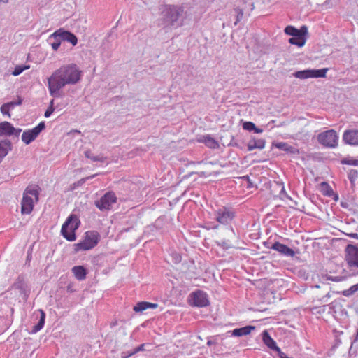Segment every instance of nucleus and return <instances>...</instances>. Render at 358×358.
<instances>
[{
	"label": "nucleus",
	"instance_id": "obj_51",
	"mask_svg": "<svg viewBox=\"0 0 358 358\" xmlns=\"http://www.w3.org/2000/svg\"><path fill=\"white\" fill-rule=\"evenodd\" d=\"M213 341H208L207 342V345H213Z\"/></svg>",
	"mask_w": 358,
	"mask_h": 358
},
{
	"label": "nucleus",
	"instance_id": "obj_28",
	"mask_svg": "<svg viewBox=\"0 0 358 358\" xmlns=\"http://www.w3.org/2000/svg\"><path fill=\"white\" fill-rule=\"evenodd\" d=\"M284 31L287 35L292 36H297V34L300 31H301V27L299 29H298L295 28L294 26L289 25L285 28Z\"/></svg>",
	"mask_w": 358,
	"mask_h": 358
},
{
	"label": "nucleus",
	"instance_id": "obj_34",
	"mask_svg": "<svg viewBox=\"0 0 358 358\" xmlns=\"http://www.w3.org/2000/svg\"><path fill=\"white\" fill-rule=\"evenodd\" d=\"M234 11L236 13V22H234V25H237L238 23L243 19V11L242 9H241L239 8H234Z\"/></svg>",
	"mask_w": 358,
	"mask_h": 358
},
{
	"label": "nucleus",
	"instance_id": "obj_39",
	"mask_svg": "<svg viewBox=\"0 0 358 358\" xmlns=\"http://www.w3.org/2000/svg\"><path fill=\"white\" fill-rule=\"evenodd\" d=\"M255 124L252 122H245L243 124V128L245 130L251 131L255 129Z\"/></svg>",
	"mask_w": 358,
	"mask_h": 358
},
{
	"label": "nucleus",
	"instance_id": "obj_38",
	"mask_svg": "<svg viewBox=\"0 0 358 358\" xmlns=\"http://www.w3.org/2000/svg\"><path fill=\"white\" fill-rule=\"evenodd\" d=\"M53 104H54V100L52 99L50 103V106H48V108H47V110L45 112L44 116L45 117H49L54 112L55 108H54Z\"/></svg>",
	"mask_w": 358,
	"mask_h": 358
},
{
	"label": "nucleus",
	"instance_id": "obj_25",
	"mask_svg": "<svg viewBox=\"0 0 358 358\" xmlns=\"http://www.w3.org/2000/svg\"><path fill=\"white\" fill-rule=\"evenodd\" d=\"M199 141L205 143V145L210 148L215 149L219 147L218 143L213 138L208 135L203 136Z\"/></svg>",
	"mask_w": 358,
	"mask_h": 358
},
{
	"label": "nucleus",
	"instance_id": "obj_32",
	"mask_svg": "<svg viewBox=\"0 0 358 358\" xmlns=\"http://www.w3.org/2000/svg\"><path fill=\"white\" fill-rule=\"evenodd\" d=\"M357 291H358V282L357 284L351 286L349 289L344 290L343 292V295L345 296H349Z\"/></svg>",
	"mask_w": 358,
	"mask_h": 358
},
{
	"label": "nucleus",
	"instance_id": "obj_33",
	"mask_svg": "<svg viewBox=\"0 0 358 358\" xmlns=\"http://www.w3.org/2000/svg\"><path fill=\"white\" fill-rule=\"evenodd\" d=\"M14 287L20 289V291H23L24 289V283L23 278L21 277H18L17 281L13 285Z\"/></svg>",
	"mask_w": 358,
	"mask_h": 358
},
{
	"label": "nucleus",
	"instance_id": "obj_4",
	"mask_svg": "<svg viewBox=\"0 0 358 358\" xmlns=\"http://www.w3.org/2000/svg\"><path fill=\"white\" fill-rule=\"evenodd\" d=\"M38 187L28 186L24 193L21 201V213L23 215L30 214L34 208V202L38 201L39 191Z\"/></svg>",
	"mask_w": 358,
	"mask_h": 358
},
{
	"label": "nucleus",
	"instance_id": "obj_50",
	"mask_svg": "<svg viewBox=\"0 0 358 358\" xmlns=\"http://www.w3.org/2000/svg\"><path fill=\"white\" fill-rule=\"evenodd\" d=\"M218 227H219V225L218 224H215L213 227H212L211 228L213 229H218Z\"/></svg>",
	"mask_w": 358,
	"mask_h": 358
},
{
	"label": "nucleus",
	"instance_id": "obj_8",
	"mask_svg": "<svg viewBox=\"0 0 358 358\" xmlns=\"http://www.w3.org/2000/svg\"><path fill=\"white\" fill-rule=\"evenodd\" d=\"M327 71V68H324L321 69H305L294 72L293 73V76L295 78L301 80L308 78H324L326 76Z\"/></svg>",
	"mask_w": 358,
	"mask_h": 358
},
{
	"label": "nucleus",
	"instance_id": "obj_36",
	"mask_svg": "<svg viewBox=\"0 0 358 358\" xmlns=\"http://www.w3.org/2000/svg\"><path fill=\"white\" fill-rule=\"evenodd\" d=\"M343 164L358 166V159H344L342 160Z\"/></svg>",
	"mask_w": 358,
	"mask_h": 358
},
{
	"label": "nucleus",
	"instance_id": "obj_11",
	"mask_svg": "<svg viewBox=\"0 0 358 358\" xmlns=\"http://www.w3.org/2000/svg\"><path fill=\"white\" fill-rule=\"evenodd\" d=\"M215 220L221 224H229L235 217L234 213L229 208L222 207L215 211Z\"/></svg>",
	"mask_w": 358,
	"mask_h": 358
},
{
	"label": "nucleus",
	"instance_id": "obj_9",
	"mask_svg": "<svg viewBox=\"0 0 358 358\" xmlns=\"http://www.w3.org/2000/svg\"><path fill=\"white\" fill-rule=\"evenodd\" d=\"M117 201V196L113 192H106L100 199L95 201V206L100 210H110L113 204Z\"/></svg>",
	"mask_w": 358,
	"mask_h": 358
},
{
	"label": "nucleus",
	"instance_id": "obj_10",
	"mask_svg": "<svg viewBox=\"0 0 358 358\" xmlns=\"http://www.w3.org/2000/svg\"><path fill=\"white\" fill-rule=\"evenodd\" d=\"M45 128V122H41L37 126L31 129L24 131L22 135V141L29 145L34 141L40 134V133Z\"/></svg>",
	"mask_w": 358,
	"mask_h": 358
},
{
	"label": "nucleus",
	"instance_id": "obj_13",
	"mask_svg": "<svg viewBox=\"0 0 358 358\" xmlns=\"http://www.w3.org/2000/svg\"><path fill=\"white\" fill-rule=\"evenodd\" d=\"M192 304L197 307H206L209 304L207 294L201 290L193 292L191 294Z\"/></svg>",
	"mask_w": 358,
	"mask_h": 358
},
{
	"label": "nucleus",
	"instance_id": "obj_24",
	"mask_svg": "<svg viewBox=\"0 0 358 358\" xmlns=\"http://www.w3.org/2000/svg\"><path fill=\"white\" fill-rule=\"evenodd\" d=\"M40 312V318L38 323L34 325L31 331V334H36L38 331H39L41 329H42L45 324V313L43 310H39Z\"/></svg>",
	"mask_w": 358,
	"mask_h": 358
},
{
	"label": "nucleus",
	"instance_id": "obj_18",
	"mask_svg": "<svg viewBox=\"0 0 358 358\" xmlns=\"http://www.w3.org/2000/svg\"><path fill=\"white\" fill-rule=\"evenodd\" d=\"M262 339L264 344L276 352H280V348L277 346L275 341L270 336L269 334L266 331H264L262 333Z\"/></svg>",
	"mask_w": 358,
	"mask_h": 358
},
{
	"label": "nucleus",
	"instance_id": "obj_19",
	"mask_svg": "<svg viewBox=\"0 0 358 358\" xmlns=\"http://www.w3.org/2000/svg\"><path fill=\"white\" fill-rule=\"evenodd\" d=\"M13 131H14V127L9 122L4 121L0 123V136H10Z\"/></svg>",
	"mask_w": 358,
	"mask_h": 358
},
{
	"label": "nucleus",
	"instance_id": "obj_20",
	"mask_svg": "<svg viewBox=\"0 0 358 358\" xmlns=\"http://www.w3.org/2000/svg\"><path fill=\"white\" fill-rule=\"evenodd\" d=\"M255 327L254 326L249 325L241 328L234 329L233 331H231V336L237 337L247 336L250 334L252 330L255 329Z\"/></svg>",
	"mask_w": 358,
	"mask_h": 358
},
{
	"label": "nucleus",
	"instance_id": "obj_42",
	"mask_svg": "<svg viewBox=\"0 0 358 358\" xmlns=\"http://www.w3.org/2000/svg\"><path fill=\"white\" fill-rule=\"evenodd\" d=\"M149 346H150V345L148 343L141 344L139 346L134 348V352H138L143 351V350H150V349L147 348V347H149Z\"/></svg>",
	"mask_w": 358,
	"mask_h": 358
},
{
	"label": "nucleus",
	"instance_id": "obj_12",
	"mask_svg": "<svg viewBox=\"0 0 358 358\" xmlns=\"http://www.w3.org/2000/svg\"><path fill=\"white\" fill-rule=\"evenodd\" d=\"M52 38H59L62 41L69 42L73 46L78 43V38L74 34L63 29H59L52 34L49 36L48 41H52Z\"/></svg>",
	"mask_w": 358,
	"mask_h": 358
},
{
	"label": "nucleus",
	"instance_id": "obj_2",
	"mask_svg": "<svg viewBox=\"0 0 358 358\" xmlns=\"http://www.w3.org/2000/svg\"><path fill=\"white\" fill-rule=\"evenodd\" d=\"M185 19V10L180 6H164L162 8L160 20L166 27H180L184 24Z\"/></svg>",
	"mask_w": 358,
	"mask_h": 358
},
{
	"label": "nucleus",
	"instance_id": "obj_1",
	"mask_svg": "<svg viewBox=\"0 0 358 358\" xmlns=\"http://www.w3.org/2000/svg\"><path fill=\"white\" fill-rule=\"evenodd\" d=\"M81 71L75 64H66L55 70L48 78L50 94L55 98L61 96V89L66 85H75L81 78Z\"/></svg>",
	"mask_w": 358,
	"mask_h": 358
},
{
	"label": "nucleus",
	"instance_id": "obj_48",
	"mask_svg": "<svg viewBox=\"0 0 358 358\" xmlns=\"http://www.w3.org/2000/svg\"><path fill=\"white\" fill-rule=\"evenodd\" d=\"M71 133H77V134H80V131H78V130H76V129H75V130H72V131H71Z\"/></svg>",
	"mask_w": 358,
	"mask_h": 358
},
{
	"label": "nucleus",
	"instance_id": "obj_23",
	"mask_svg": "<svg viewBox=\"0 0 358 358\" xmlns=\"http://www.w3.org/2000/svg\"><path fill=\"white\" fill-rule=\"evenodd\" d=\"M72 272L75 278L78 280H83L86 278L87 271L83 266H73Z\"/></svg>",
	"mask_w": 358,
	"mask_h": 358
},
{
	"label": "nucleus",
	"instance_id": "obj_43",
	"mask_svg": "<svg viewBox=\"0 0 358 358\" xmlns=\"http://www.w3.org/2000/svg\"><path fill=\"white\" fill-rule=\"evenodd\" d=\"M136 352H134V348L131 350V351H129L127 352H122V358H129V357L132 356L133 355L136 354Z\"/></svg>",
	"mask_w": 358,
	"mask_h": 358
},
{
	"label": "nucleus",
	"instance_id": "obj_22",
	"mask_svg": "<svg viewBox=\"0 0 358 358\" xmlns=\"http://www.w3.org/2000/svg\"><path fill=\"white\" fill-rule=\"evenodd\" d=\"M157 308V303H152L146 301H141L137 303L136 305L134 306L133 310L136 313H142L143 310H145L148 308Z\"/></svg>",
	"mask_w": 358,
	"mask_h": 358
},
{
	"label": "nucleus",
	"instance_id": "obj_46",
	"mask_svg": "<svg viewBox=\"0 0 358 358\" xmlns=\"http://www.w3.org/2000/svg\"><path fill=\"white\" fill-rule=\"evenodd\" d=\"M255 133L256 134H260L263 132V129L257 128L256 126H255V129L253 130Z\"/></svg>",
	"mask_w": 358,
	"mask_h": 358
},
{
	"label": "nucleus",
	"instance_id": "obj_54",
	"mask_svg": "<svg viewBox=\"0 0 358 358\" xmlns=\"http://www.w3.org/2000/svg\"><path fill=\"white\" fill-rule=\"evenodd\" d=\"M329 294H327V296L325 297H329Z\"/></svg>",
	"mask_w": 358,
	"mask_h": 358
},
{
	"label": "nucleus",
	"instance_id": "obj_49",
	"mask_svg": "<svg viewBox=\"0 0 358 358\" xmlns=\"http://www.w3.org/2000/svg\"><path fill=\"white\" fill-rule=\"evenodd\" d=\"M96 176H97V174H94V175L90 176H88L87 178H89V179H92V178H94Z\"/></svg>",
	"mask_w": 358,
	"mask_h": 358
},
{
	"label": "nucleus",
	"instance_id": "obj_26",
	"mask_svg": "<svg viewBox=\"0 0 358 358\" xmlns=\"http://www.w3.org/2000/svg\"><path fill=\"white\" fill-rule=\"evenodd\" d=\"M274 145L275 148L289 153H295L296 152L295 148L292 147V145H289L287 143L285 142L276 143H275Z\"/></svg>",
	"mask_w": 358,
	"mask_h": 358
},
{
	"label": "nucleus",
	"instance_id": "obj_40",
	"mask_svg": "<svg viewBox=\"0 0 358 358\" xmlns=\"http://www.w3.org/2000/svg\"><path fill=\"white\" fill-rule=\"evenodd\" d=\"M217 245L224 249H229L231 248L232 246L229 241L222 240L221 241L217 242Z\"/></svg>",
	"mask_w": 358,
	"mask_h": 358
},
{
	"label": "nucleus",
	"instance_id": "obj_27",
	"mask_svg": "<svg viewBox=\"0 0 358 358\" xmlns=\"http://www.w3.org/2000/svg\"><path fill=\"white\" fill-rule=\"evenodd\" d=\"M84 154L85 157L92 159L93 162H104L106 159L103 155H94L90 150H85Z\"/></svg>",
	"mask_w": 358,
	"mask_h": 358
},
{
	"label": "nucleus",
	"instance_id": "obj_3",
	"mask_svg": "<svg viewBox=\"0 0 358 358\" xmlns=\"http://www.w3.org/2000/svg\"><path fill=\"white\" fill-rule=\"evenodd\" d=\"M345 265L343 269L348 276L358 275V246L349 244L345 249Z\"/></svg>",
	"mask_w": 358,
	"mask_h": 358
},
{
	"label": "nucleus",
	"instance_id": "obj_41",
	"mask_svg": "<svg viewBox=\"0 0 358 358\" xmlns=\"http://www.w3.org/2000/svg\"><path fill=\"white\" fill-rule=\"evenodd\" d=\"M11 103H4L1 106V112L3 113V114H8L9 113V110L10 109V108H12Z\"/></svg>",
	"mask_w": 358,
	"mask_h": 358
},
{
	"label": "nucleus",
	"instance_id": "obj_53",
	"mask_svg": "<svg viewBox=\"0 0 358 358\" xmlns=\"http://www.w3.org/2000/svg\"><path fill=\"white\" fill-rule=\"evenodd\" d=\"M0 321H3V318L1 316H0Z\"/></svg>",
	"mask_w": 358,
	"mask_h": 358
},
{
	"label": "nucleus",
	"instance_id": "obj_17",
	"mask_svg": "<svg viewBox=\"0 0 358 358\" xmlns=\"http://www.w3.org/2000/svg\"><path fill=\"white\" fill-rule=\"evenodd\" d=\"M12 148L13 145L10 140L5 139L0 141V163Z\"/></svg>",
	"mask_w": 358,
	"mask_h": 358
},
{
	"label": "nucleus",
	"instance_id": "obj_35",
	"mask_svg": "<svg viewBox=\"0 0 358 358\" xmlns=\"http://www.w3.org/2000/svg\"><path fill=\"white\" fill-rule=\"evenodd\" d=\"M52 39L54 40V41L53 42H50V43L51 44L52 48L54 50H58V48H59V46L61 45L62 39L59 38H52Z\"/></svg>",
	"mask_w": 358,
	"mask_h": 358
},
{
	"label": "nucleus",
	"instance_id": "obj_37",
	"mask_svg": "<svg viewBox=\"0 0 358 358\" xmlns=\"http://www.w3.org/2000/svg\"><path fill=\"white\" fill-rule=\"evenodd\" d=\"M348 275L345 276H331V275H326V280H331L334 282H341L343 281Z\"/></svg>",
	"mask_w": 358,
	"mask_h": 358
},
{
	"label": "nucleus",
	"instance_id": "obj_7",
	"mask_svg": "<svg viewBox=\"0 0 358 358\" xmlns=\"http://www.w3.org/2000/svg\"><path fill=\"white\" fill-rule=\"evenodd\" d=\"M317 139L325 147L335 148L338 145V136L334 130L331 129L320 134Z\"/></svg>",
	"mask_w": 358,
	"mask_h": 358
},
{
	"label": "nucleus",
	"instance_id": "obj_6",
	"mask_svg": "<svg viewBox=\"0 0 358 358\" xmlns=\"http://www.w3.org/2000/svg\"><path fill=\"white\" fill-rule=\"evenodd\" d=\"M100 235L96 231H88L85 234V238L74 245L75 251L89 250L94 248L99 241Z\"/></svg>",
	"mask_w": 358,
	"mask_h": 358
},
{
	"label": "nucleus",
	"instance_id": "obj_15",
	"mask_svg": "<svg viewBox=\"0 0 358 358\" xmlns=\"http://www.w3.org/2000/svg\"><path fill=\"white\" fill-rule=\"evenodd\" d=\"M343 141L346 144L358 146V129L345 130L343 135Z\"/></svg>",
	"mask_w": 358,
	"mask_h": 358
},
{
	"label": "nucleus",
	"instance_id": "obj_29",
	"mask_svg": "<svg viewBox=\"0 0 358 358\" xmlns=\"http://www.w3.org/2000/svg\"><path fill=\"white\" fill-rule=\"evenodd\" d=\"M322 190L323 194L325 196H330L333 194V189L329 185L328 183L323 182L321 183Z\"/></svg>",
	"mask_w": 358,
	"mask_h": 358
},
{
	"label": "nucleus",
	"instance_id": "obj_52",
	"mask_svg": "<svg viewBox=\"0 0 358 358\" xmlns=\"http://www.w3.org/2000/svg\"><path fill=\"white\" fill-rule=\"evenodd\" d=\"M0 2H2V3H8V0H0Z\"/></svg>",
	"mask_w": 358,
	"mask_h": 358
},
{
	"label": "nucleus",
	"instance_id": "obj_16",
	"mask_svg": "<svg viewBox=\"0 0 358 358\" xmlns=\"http://www.w3.org/2000/svg\"><path fill=\"white\" fill-rule=\"evenodd\" d=\"M271 249L278 251L280 254L287 257H292L295 255V252L292 249H291L286 245L280 243V242L274 243L271 245Z\"/></svg>",
	"mask_w": 358,
	"mask_h": 358
},
{
	"label": "nucleus",
	"instance_id": "obj_5",
	"mask_svg": "<svg viewBox=\"0 0 358 358\" xmlns=\"http://www.w3.org/2000/svg\"><path fill=\"white\" fill-rule=\"evenodd\" d=\"M80 221L77 215H70L62 226L61 234L69 241L76 239V231L79 228Z\"/></svg>",
	"mask_w": 358,
	"mask_h": 358
},
{
	"label": "nucleus",
	"instance_id": "obj_45",
	"mask_svg": "<svg viewBox=\"0 0 358 358\" xmlns=\"http://www.w3.org/2000/svg\"><path fill=\"white\" fill-rule=\"evenodd\" d=\"M10 103H11L10 105L12 108H13L15 106L20 105L22 103V99H19L16 102H10Z\"/></svg>",
	"mask_w": 358,
	"mask_h": 358
},
{
	"label": "nucleus",
	"instance_id": "obj_30",
	"mask_svg": "<svg viewBox=\"0 0 358 358\" xmlns=\"http://www.w3.org/2000/svg\"><path fill=\"white\" fill-rule=\"evenodd\" d=\"M28 69H29V65H17L15 67L12 74L17 76Z\"/></svg>",
	"mask_w": 358,
	"mask_h": 358
},
{
	"label": "nucleus",
	"instance_id": "obj_47",
	"mask_svg": "<svg viewBox=\"0 0 358 358\" xmlns=\"http://www.w3.org/2000/svg\"><path fill=\"white\" fill-rule=\"evenodd\" d=\"M87 180H89V178H81L79 181H78V185H83V183H85Z\"/></svg>",
	"mask_w": 358,
	"mask_h": 358
},
{
	"label": "nucleus",
	"instance_id": "obj_44",
	"mask_svg": "<svg viewBox=\"0 0 358 358\" xmlns=\"http://www.w3.org/2000/svg\"><path fill=\"white\" fill-rule=\"evenodd\" d=\"M21 131L22 129L14 127V131H13L12 135L17 137L20 134Z\"/></svg>",
	"mask_w": 358,
	"mask_h": 358
},
{
	"label": "nucleus",
	"instance_id": "obj_14",
	"mask_svg": "<svg viewBox=\"0 0 358 358\" xmlns=\"http://www.w3.org/2000/svg\"><path fill=\"white\" fill-rule=\"evenodd\" d=\"M308 34V28L306 26L301 27V31H300L297 36H292L289 39V43L292 45H295L299 48L303 47L306 42V35Z\"/></svg>",
	"mask_w": 358,
	"mask_h": 358
},
{
	"label": "nucleus",
	"instance_id": "obj_21",
	"mask_svg": "<svg viewBox=\"0 0 358 358\" xmlns=\"http://www.w3.org/2000/svg\"><path fill=\"white\" fill-rule=\"evenodd\" d=\"M265 143L266 142L264 139L252 138L248 142L247 148L248 151H252L255 149L262 150L265 147Z\"/></svg>",
	"mask_w": 358,
	"mask_h": 358
},
{
	"label": "nucleus",
	"instance_id": "obj_31",
	"mask_svg": "<svg viewBox=\"0 0 358 358\" xmlns=\"http://www.w3.org/2000/svg\"><path fill=\"white\" fill-rule=\"evenodd\" d=\"M348 178L352 184H354L358 178V171L356 169H350L348 172Z\"/></svg>",
	"mask_w": 358,
	"mask_h": 358
}]
</instances>
